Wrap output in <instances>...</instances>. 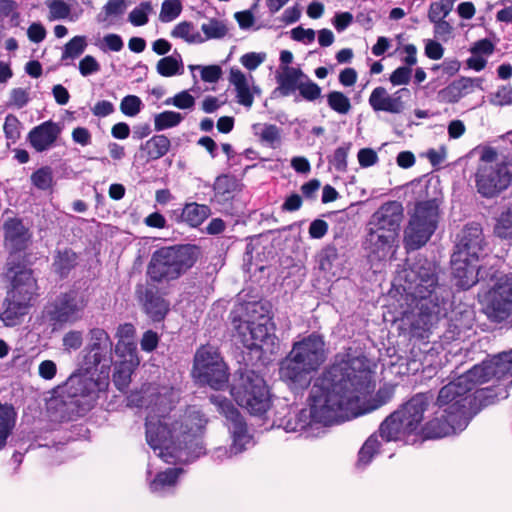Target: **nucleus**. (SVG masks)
<instances>
[{
  "mask_svg": "<svg viewBox=\"0 0 512 512\" xmlns=\"http://www.w3.org/2000/svg\"><path fill=\"white\" fill-rule=\"evenodd\" d=\"M193 375L200 383L215 390L226 387L229 378L226 364L212 346H202L196 352Z\"/></svg>",
  "mask_w": 512,
  "mask_h": 512,
  "instance_id": "f3484780",
  "label": "nucleus"
},
{
  "mask_svg": "<svg viewBox=\"0 0 512 512\" xmlns=\"http://www.w3.org/2000/svg\"><path fill=\"white\" fill-rule=\"evenodd\" d=\"M184 119V115L175 111H163L154 116L155 131H163L178 126Z\"/></svg>",
  "mask_w": 512,
  "mask_h": 512,
  "instance_id": "a18cd8bd",
  "label": "nucleus"
},
{
  "mask_svg": "<svg viewBox=\"0 0 512 512\" xmlns=\"http://www.w3.org/2000/svg\"><path fill=\"white\" fill-rule=\"evenodd\" d=\"M76 264V254L70 249L59 250L54 258L53 268L56 273L65 276Z\"/></svg>",
  "mask_w": 512,
  "mask_h": 512,
  "instance_id": "c03bdc74",
  "label": "nucleus"
},
{
  "mask_svg": "<svg viewBox=\"0 0 512 512\" xmlns=\"http://www.w3.org/2000/svg\"><path fill=\"white\" fill-rule=\"evenodd\" d=\"M491 103L496 106H506L512 104V89L510 86H502L493 95Z\"/></svg>",
  "mask_w": 512,
  "mask_h": 512,
  "instance_id": "774afa93",
  "label": "nucleus"
},
{
  "mask_svg": "<svg viewBox=\"0 0 512 512\" xmlns=\"http://www.w3.org/2000/svg\"><path fill=\"white\" fill-rule=\"evenodd\" d=\"M182 473L183 470L181 468H169L164 472L158 473L150 481L151 492L159 495L169 492L176 485L177 479Z\"/></svg>",
  "mask_w": 512,
  "mask_h": 512,
  "instance_id": "473e14b6",
  "label": "nucleus"
},
{
  "mask_svg": "<svg viewBox=\"0 0 512 512\" xmlns=\"http://www.w3.org/2000/svg\"><path fill=\"white\" fill-rule=\"evenodd\" d=\"M183 5L180 0H164L159 13L162 23H169L177 19L182 13Z\"/></svg>",
  "mask_w": 512,
  "mask_h": 512,
  "instance_id": "8fccbe9b",
  "label": "nucleus"
},
{
  "mask_svg": "<svg viewBox=\"0 0 512 512\" xmlns=\"http://www.w3.org/2000/svg\"><path fill=\"white\" fill-rule=\"evenodd\" d=\"M167 106H174L182 110H191L195 106V98L186 90L169 97L164 101Z\"/></svg>",
  "mask_w": 512,
  "mask_h": 512,
  "instance_id": "603ef678",
  "label": "nucleus"
},
{
  "mask_svg": "<svg viewBox=\"0 0 512 512\" xmlns=\"http://www.w3.org/2000/svg\"><path fill=\"white\" fill-rule=\"evenodd\" d=\"M236 189V182L228 176H220L214 184V199L219 204L230 201Z\"/></svg>",
  "mask_w": 512,
  "mask_h": 512,
  "instance_id": "ea45409f",
  "label": "nucleus"
},
{
  "mask_svg": "<svg viewBox=\"0 0 512 512\" xmlns=\"http://www.w3.org/2000/svg\"><path fill=\"white\" fill-rule=\"evenodd\" d=\"M451 11L445 7L440 1L431 3L428 11V18L433 22L444 21Z\"/></svg>",
  "mask_w": 512,
  "mask_h": 512,
  "instance_id": "338daca9",
  "label": "nucleus"
},
{
  "mask_svg": "<svg viewBox=\"0 0 512 512\" xmlns=\"http://www.w3.org/2000/svg\"><path fill=\"white\" fill-rule=\"evenodd\" d=\"M60 134V125L48 120L31 129L27 140L37 152H44L54 146Z\"/></svg>",
  "mask_w": 512,
  "mask_h": 512,
  "instance_id": "393cba45",
  "label": "nucleus"
},
{
  "mask_svg": "<svg viewBox=\"0 0 512 512\" xmlns=\"http://www.w3.org/2000/svg\"><path fill=\"white\" fill-rule=\"evenodd\" d=\"M411 96L408 88H400L389 93L386 88L378 86L369 96V104L374 111H383L391 114H400L405 109V102Z\"/></svg>",
  "mask_w": 512,
  "mask_h": 512,
  "instance_id": "412c9836",
  "label": "nucleus"
},
{
  "mask_svg": "<svg viewBox=\"0 0 512 512\" xmlns=\"http://www.w3.org/2000/svg\"><path fill=\"white\" fill-rule=\"evenodd\" d=\"M87 47V40L85 36L79 35L74 36L70 39L64 46L61 60L71 59L74 60L78 58Z\"/></svg>",
  "mask_w": 512,
  "mask_h": 512,
  "instance_id": "09e8293b",
  "label": "nucleus"
},
{
  "mask_svg": "<svg viewBox=\"0 0 512 512\" xmlns=\"http://www.w3.org/2000/svg\"><path fill=\"white\" fill-rule=\"evenodd\" d=\"M399 279L404 280V284L401 285L407 297L411 299L410 305L417 309V312L412 313L411 335L418 339H426L438 319L437 303L432 299L437 286L435 266L427 260L419 261L404 269Z\"/></svg>",
  "mask_w": 512,
  "mask_h": 512,
  "instance_id": "20e7f679",
  "label": "nucleus"
},
{
  "mask_svg": "<svg viewBox=\"0 0 512 512\" xmlns=\"http://www.w3.org/2000/svg\"><path fill=\"white\" fill-rule=\"evenodd\" d=\"M203 43L208 40H220L229 35L230 28L227 20L221 18H208L201 25Z\"/></svg>",
  "mask_w": 512,
  "mask_h": 512,
  "instance_id": "72a5a7b5",
  "label": "nucleus"
},
{
  "mask_svg": "<svg viewBox=\"0 0 512 512\" xmlns=\"http://www.w3.org/2000/svg\"><path fill=\"white\" fill-rule=\"evenodd\" d=\"M154 12L149 1L141 2L128 15V21L135 27L144 26L149 22V16Z\"/></svg>",
  "mask_w": 512,
  "mask_h": 512,
  "instance_id": "de8ad7c7",
  "label": "nucleus"
},
{
  "mask_svg": "<svg viewBox=\"0 0 512 512\" xmlns=\"http://www.w3.org/2000/svg\"><path fill=\"white\" fill-rule=\"evenodd\" d=\"M3 130L5 137L12 143H16L21 135V122L15 115L9 114L5 118Z\"/></svg>",
  "mask_w": 512,
  "mask_h": 512,
  "instance_id": "5fc2aeb1",
  "label": "nucleus"
},
{
  "mask_svg": "<svg viewBox=\"0 0 512 512\" xmlns=\"http://www.w3.org/2000/svg\"><path fill=\"white\" fill-rule=\"evenodd\" d=\"M145 312L153 321H161L169 311V303L151 290H147L143 298Z\"/></svg>",
  "mask_w": 512,
  "mask_h": 512,
  "instance_id": "2f4dec72",
  "label": "nucleus"
},
{
  "mask_svg": "<svg viewBox=\"0 0 512 512\" xmlns=\"http://www.w3.org/2000/svg\"><path fill=\"white\" fill-rule=\"evenodd\" d=\"M479 298L490 318L503 320L512 313V273L497 279L494 287Z\"/></svg>",
  "mask_w": 512,
  "mask_h": 512,
  "instance_id": "a211bd4d",
  "label": "nucleus"
},
{
  "mask_svg": "<svg viewBox=\"0 0 512 512\" xmlns=\"http://www.w3.org/2000/svg\"><path fill=\"white\" fill-rule=\"evenodd\" d=\"M291 38L297 42H301L305 45H309L314 42L316 33L313 29H306L302 26L293 28L290 31Z\"/></svg>",
  "mask_w": 512,
  "mask_h": 512,
  "instance_id": "0e129e2a",
  "label": "nucleus"
},
{
  "mask_svg": "<svg viewBox=\"0 0 512 512\" xmlns=\"http://www.w3.org/2000/svg\"><path fill=\"white\" fill-rule=\"evenodd\" d=\"M281 70L277 77L279 90L283 95L288 96L299 88L300 83L306 76L300 69L294 67L284 66L281 67Z\"/></svg>",
  "mask_w": 512,
  "mask_h": 512,
  "instance_id": "7c9ffc66",
  "label": "nucleus"
},
{
  "mask_svg": "<svg viewBox=\"0 0 512 512\" xmlns=\"http://www.w3.org/2000/svg\"><path fill=\"white\" fill-rule=\"evenodd\" d=\"M142 105V101L138 96L127 95L120 103V110L124 115L134 117L141 111Z\"/></svg>",
  "mask_w": 512,
  "mask_h": 512,
  "instance_id": "6e6d98bb",
  "label": "nucleus"
},
{
  "mask_svg": "<svg viewBox=\"0 0 512 512\" xmlns=\"http://www.w3.org/2000/svg\"><path fill=\"white\" fill-rule=\"evenodd\" d=\"M5 245L11 252H17L25 248L29 234L28 230L18 219H10L5 222Z\"/></svg>",
  "mask_w": 512,
  "mask_h": 512,
  "instance_id": "bb28decb",
  "label": "nucleus"
},
{
  "mask_svg": "<svg viewBox=\"0 0 512 512\" xmlns=\"http://www.w3.org/2000/svg\"><path fill=\"white\" fill-rule=\"evenodd\" d=\"M308 407L288 413L277 421L284 431L319 436L324 427L349 420L352 415V361L349 355L335 362L315 379Z\"/></svg>",
  "mask_w": 512,
  "mask_h": 512,
  "instance_id": "f03ea898",
  "label": "nucleus"
},
{
  "mask_svg": "<svg viewBox=\"0 0 512 512\" xmlns=\"http://www.w3.org/2000/svg\"><path fill=\"white\" fill-rule=\"evenodd\" d=\"M298 90L300 94L309 101L317 99L321 94L320 87L316 83L310 81L307 77L305 78V81L300 83Z\"/></svg>",
  "mask_w": 512,
  "mask_h": 512,
  "instance_id": "e2e57ef3",
  "label": "nucleus"
},
{
  "mask_svg": "<svg viewBox=\"0 0 512 512\" xmlns=\"http://www.w3.org/2000/svg\"><path fill=\"white\" fill-rule=\"evenodd\" d=\"M479 164L476 172L478 192L493 197L512 183V163L502 152L490 146L478 148Z\"/></svg>",
  "mask_w": 512,
  "mask_h": 512,
  "instance_id": "9d476101",
  "label": "nucleus"
},
{
  "mask_svg": "<svg viewBox=\"0 0 512 512\" xmlns=\"http://www.w3.org/2000/svg\"><path fill=\"white\" fill-rule=\"evenodd\" d=\"M32 184L39 190H48L53 185V172L48 166L41 167L31 175Z\"/></svg>",
  "mask_w": 512,
  "mask_h": 512,
  "instance_id": "3c124183",
  "label": "nucleus"
},
{
  "mask_svg": "<svg viewBox=\"0 0 512 512\" xmlns=\"http://www.w3.org/2000/svg\"><path fill=\"white\" fill-rule=\"evenodd\" d=\"M122 360L115 365V372L113 374V382L116 387L123 391L125 390L131 380L133 371L138 367L140 360L138 354H116Z\"/></svg>",
  "mask_w": 512,
  "mask_h": 512,
  "instance_id": "cd10ccee",
  "label": "nucleus"
},
{
  "mask_svg": "<svg viewBox=\"0 0 512 512\" xmlns=\"http://www.w3.org/2000/svg\"><path fill=\"white\" fill-rule=\"evenodd\" d=\"M394 386L384 384L376 391V382L371 370L364 369L354 374V418L371 413L387 404L394 396Z\"/></svg>",
  "mask_w": 512,
  "mask_h": 512,
  "instance_id": "dca6fc26",
  "label": "nucleus"
},
{
  "mask_svg": "<svg viewBox=\"0 0 512 512\" xmlns=\"http://www.w3.org/2000/svg\"><path fill=\"white\" fill-rule=\"evenodd\" d=\"M327 100L331 109L340 114H345L350 109L349 99L341 92L334 91L329 93Z\"/></svg>",
  "mask_w": 512,
  "mask_h": 512,
  "instance_id": "4d7b16f0",
  "label": "nucleus"
},
{
  "mask_svg": "<svg viewBox=\"0 0 512 512\" xmlns=\"http://www.w3.org/2000/svg\"><path fill=\"white\" fill-rule=\"evenodd\" d=\"M179 392L171 387L148 385L127 398L130 407L146 408V441L154 453L167 463H186L204 454L201 433L207 419L195 407L184 414L171 413Z\"/></svg>",
  "mask_w": 512,
  "mask_h": 512,
  "instance_id": "f257e3e1",
  "label": "nucleus"
},
{
  "mask_svg": "<svg viewBox=\"0 0 512 512\" xmlns=\"http://www.w3.org/2000/svg\"><path fill=\"white\" fill-rule=\"evenodd\" d=\"M469 51L484 58H488L495 51V45L487 38L478 40L472 44Z\"/></svg>",
  "mask_w": 512,
  "mask_h": 512,
  "instance_id": "052dcab7",
  "label": "nucleus"
},
{
  "mask_svg": "<svg viewBox=\"0 0 512 512\" xmlns=\"http://www.w3.org/2000/svg\"><path fill=\"white\" fill-rule=\"evenodd\" d=\"M327 360L323 337L311 333L293 343L290 352L281 361L279 376L291 390H304L310 385L311 374Z\"/></svg>",
  "mask_w": 512,
  "mask_h": 512,
  "instance_id": "423d86ee",
  "label": "nucleus"
},
{
  "mask_svg": "<svg viewBox=\"0 0 512 512\" xmlns=\"http://www.w3.org/2000/svg\"><path fill=\"white\" fill-rule=\"evenodd\" d=\"M210 215L211 209L208 205L191 202L186 203L182 208L179 221L185 223L186 225L192 228H197Z\"/></svg>",
  "mask_w": 512,
  "mask_h": 512,
  "instance_id": "c85d7f7f",
  "label": "nucleus"
},
{
  "mask_svg": "<svg viewBox=\"0 0 512 512\" xmlns=\"http://www.w3.org/2000/svg\"><path fill=\"white\" fill-rule=\"evenodd\" d=\"M126 10L125 0H108L98 14L97 20L100 23L112 24L113 19L124 14Z\"/></svg>",
  "mask_w": 512,
  "mask_h": 512,
  "instance_id": "37998d69",
  "label": "nucleus"
},
{
  "mask_svg": "<svg viewBox=\"0 0 512 512\" xmlns=\"http://www.w3.org/2000/svg\"><path fill=\"white\" fill-rule=\"evenodd\" d=\"M266 59L265 53L249 52L240 57V63L249 71L256 70Z\"/></svg>",
  "mask_w": 512,
  "mask_h": 512,
  "instance_id": "bf43d9fd",
  "label": "nucleus"
},
{
  "mask_svg": "<svg viewBox=\"0 0 512 512\" xmlns=\"http://www.w3.org/2000/svg\"><path fill=\"white\" fill-rule=\"evenodd\" d=\"M246 310L252 315L238 324L236 329L239 341L250 350H270L275 344L271 318L263 313V307L258 303H249Z\"/></svg>",
  "mask_w": 512,
  "mask_h": 512,
  "instance_id": "2eb2a0df",
  "label": "nucleus"
},
{
  "mask_svg": "<svg viewBox=\"0 0 512 512\" xmlns=\"http://www.w3.org/2000/svg\"><path fill=\"white\" fill-rule=\"evenodd\" d=\"M412 75V69L406 66H401L395 69L390 75V82L394 86L406 85L409 83Z\"/></svg>",
  "mask_w": 512,
  "mask_h": 512,
  "instance_id": "69168bd1",
  "label": "nucleus"
},
{
  "mask_svg": "<svg viewBox=\"0 0 512 512\" xmlns=\"http://www.w3.org/2000/svg\"><path fill=\"white\" fill-rule=\"evenodd\" d=\"M78 69L83 77H88L98 73L101 69V66L94 56L86 55L80 60Z\"/></svg>",
  "mask_w": 512,
  "mask_h": 512,
  "instance_id": "13d9d810",
  "label": "nucleus"
},
{
  "mask_svg": "<svg viewBox=\"0 0 512 512\" xmlns=\"http://www.w3.org/2000/svg\"><path fill=\"white\" fill-rule=\"evenodd\" d=\"M470 392L471 387H466L459 378L442 387L437 399L438 410L433 419L422 424L421 438H442L463 431L482 406L492 404L498 397H507L506 391L498 395L489 388Z\"/></svg>",
  "mask_w": 512,
  "mask_h": 512,
  "instance_id": "7ed1b4c3",
  "label": "nucleus"
},
{
  "mask_svg": "<svg viewBox=\"0 0 512 512\" xmlns=\"http://www.w3.org/2000/svg\"><path fill=\"white\" fill-rule=\"evenodd\" d=\"M30 100L29 91L24 88H14L10 92L9 105L21 109L28 104Z\"/></svg>",
  "mask_w": 512,
  "mask_h": 512,
  "instance_id": "680f3d73",
  "label": "nucleus"
},
{
  "mask_svg": "<svg viewBox=\"0 0 512 512\" xmlns=\"http://www.w3.org/2000/svg\"><path fill=\"white\" fill-rule=\"evenodd\" d=\"M380 442L376 434L371 435L363 444L358 453L357 465L365 467L368 465L373 457L379 452Z\"/></svg>",
  "mask_w": 512,
  "mask_h": 512,
  "instance_id": "49530a36",
  "label": "nucleus"
},
{
  "mask_svg": "<svg viewBox=\"0 0 512 512\" xmlns=\"http://www.w3.org/2000/svg\"><path fill=\"white\" fill-rule=\"evenodd\" d=\"M112 341L108 333L101 328L89 331V341L85 348L84 362L87 372L100 366V376L72 375L67 381L68 394L72 398H82L83 403L92 405L99 393L108 387V375L112 364Z\"/></svg>",
  "mask_w": 512,
  "mask_h": 512,
  "instance_id": "39448f33",
  "label": "nucleus"
},
{
  "mask_svg": "<svg viewBox=\"0 0 512 512\" xmlns=\"http://www.w3.org/2000/svg\"><path fill=\"white\" fill-rule=\"evenodd\" d=\"M200 255L201 248L195 244L161 248L153 253L147 274L154 282L175 280L190 269Z\"/></svg>",
  "mask_w": 512,
  "mask_h": 512,
  "instance_id": "1a4fd4ad",
  "label": "nucleus"
},
{
  "mask_svg": "<svg viewBox=\"0 0 512 512\" xmlns=\"http://www.w3.org/2000/svg\"><path fill=\"white\" fill-rule=\"evenodd\" d=\"M494 234L502 240L512 242V204L496 218Z\"/></svg>",
  "mask_w": 512,
  "mask_h": 512,
  "instance_id": "79ce46f5",
  "label": "nucleus"
},
{
  "mask_svg": "<svg viewBox=\"0 0 512 512\" xmlns=\"http://www.w3.org/2000/svg\"><path fill=\"white\" fill-rule=\"evenodd\" d=\"M135 328L132 324L125 323L117 329L118 342L115 347L116 354H137L136 344L133 341Z\"/></svg>",
  "mask_w": 512,
  "mask_h": 512,
  "instance_id": "f704fd0d",
  "label": "nucleus"
},
{
  "mask_svg": "<svg viewBox=\"0 0 512 512\" xmlns=\"http://www.w3.org/2000/svg\"><path fill=\"white\" fill-rule=\"evenodd\" d=\"M32 306L28 302L20 301L12 297L7 298L6 307L1 313V320L5 326H15L19 324L22 318L28 314Z\"/></svg>",
  "mask_w": 512,
  "mask_h": 512,
  "instance_id": "c756f323",
  "label": "nucleus"
},
{
  "mask_svg": "<svg viewBox=\"0 0 512 512\" xmlns=\"http://www.w3.org/2000/svg\"><path fill=\"white\" fill-rule=\"evenodd\" d=\"M239 406L251 415L262 416L271 407V394L265 380L254 371L241 373L231 389Z\"/></svg>",
  "mask_w": 512,
  "mask_h": 512,
  "instance_id": "4468645a",
  "label": "nucleus"
},
{
  "mask_svg": "<svg viewBox=\"0 0 512 512\" xmlns=\"http://www.w3.org/2000/svg\"><path fill=\"white\" fill-rule=\"evenodd\" d=\"M171 143L165 135H155L145 143L140 149L145 153L148 160H157L163 157L170 149Z\"/></svg>",
  "mask_w": 512,
  "mask_h": 512,
  "instance_id": "c9c22d12",
  "label": "nucleus"
},
{
  "mask_svg": "<svg viewBox=\"0 0 512 512\" xmlns=\"http://www.w3.org/2000/svg\"><path fill=\"white\" fill-rule=\"evenodd\" d=\"M427 398L417 394L380 424L379 434L387 442H415L421 438L422 422L427 410Z\"/></svg>",
  "mask_w": 512,
  "mask_h": 512,
  "instance_id": "6e6552de",
  "label": "nucleus"
},
{
  "mask_svg": "<svg viewBox=\"0 0 512 512\" xmlns=\"http://www.w3.org/2000/svg\"><path fill=\"white\" fill-rule=\"evenodd\" d=\"M475 89L484 90L482 78L460 77L437 93V100L440 103L454 104Z\"/></svg>",
  "mask_w": 512,
  "mask_h": 512,
  "instance_id": "5701e85b",
  "label": "nucleus"
},
{
  "mask_svg": "<svg viewBox=\"0 0 512 512\" xmlns=\"http://www.w3.org/2000/svg\"><path fill=\"white\" fill-rule=\"evenodd\" d=\"M45 5L49 10V20L67 19L75 22L83 13L77 0H47Z\"/></svg>",
  "mask_w": 512,
  "mask_h": 512,
  "instance_id": "a878e982",
  "label": "nucleus"
},
{
  "mask_svg": "<svg viewBox=\"0 0 512 512\" xmlns=\"http://www.w3.org/2000/svg\"><path fill=\"white\" fill-rule=\"evenodd\" d=\"M228 81L235 89L237 103L248 109L251 108L255 95L261 93V89L255 85L254 77L251 74H245L238 67H231Z\"/></svg>",
  "mask_w": 512,
  "mask_h": 512,
  "instance_id": "4be33fe9",
  "label": "nucleus"
},
{
  "mask_svg": "<svg viewBox=\"0 0 512 512\" xmlns=\"http://www.w3.org/2000/svg\"><path fill=\"white\" fill-rule=\"evenodd\" d=\"M12 288L8 294L9 297L14 299L28 302V305H33V301L37 295V282L32 274V271L26 268H20L13 272L10 270Z\"/></svg>",
  "mask_w": 512,
  "mask_h": 512,
  "instance_id": "b1692460",
  "label": "nucleus"
},
{
  "mask_svg": "<svg viewBox=\"0 0 512 512\" xmlns=\"http://www.w3.org/2000/svg\"><path fill=\"white\" fill-rule=\"evenodd\" d=\"M170 36L181 39L188 44H202V34L190 21H181L176 24L170 32Z\"/></svg>",
  "mask_w": 512,
  "mask_h": 512,
  "instance_id": "e433bc0d",
  "label": "nucleus"
},
{
  "mask_svg": "<svg viewBox=\"0 0 512 512\" xmlns=\"http://www.w3.org/2000/svg\"><path fill=\"white\" fill-rule=\"evenodd\" d=\"M210 400L217 407L219 413L226 418V425L232 439L229 448L218 447L213 450V459L224 461L245 451L252 444V436L248 431L244 418L227 398L220 395H212Z\"/></svg>",
  "mask_w": 512,
  "mask_h": 512,
  "instance_id": "f8f14e48",
  "label": "nucleus"
},
{
  "mask_svg": "<svg viewBox=\"0 0 512 512\" xmlns=\"http://www.w3.org/2000/svg\"><path fill=\"white\" fill-rule=\"evenodd\" d=\"M506 375H512V349L499 354L493 360L475 365L458 378L466 387H471L472 391L476 385L483 384L492 377L500 379Z\"/></svg>",
  "mask_w": 512,
  "mask_h": 512,
  "instance_id": "6ab92c4d",
  "label": "nucleus"
},
{
  "mask_svg": "<svg viewBox=\"0 0 512 512\" xmlns=\"http://www.w3.org/2000/svg\"><path fill=\"white\" fill-rule=\"evenodd\" d=\"M156 71L163 77H173L183 74L184 65L179 53L161 58L156 64Z\"/></svg>",
  "mask_w": 512,
  "mask_h": 512,
  "instance_id": "58836bf2",
  "label": "nucleus"
},
{
  "mask_svg": "<svg viewBox=\"0 0 512 512\" xmlns=\"http://www.w3.org/2000/svg\"><path fill=\"white\" fill-rule=\"evenodd\" d=\"M252 131L262 143L271 148H275L281 141V130L276 125L256 123L252 125Z\"/></svg>",
  "mask_w": 512,
  "mask_h": 512,
  "instance_id": "4c0bfd02",
  "label": "nucleus"
},
{
  "mask_svg": "<svg viewBox=\"0 0 512 512\" xmlns=\"http://www.w3.org/2000/svg\"><path fill=\"white\" fill-rule=\"evenodd\" d=\"M403 219V206L400 202L390 201L383 204L372 216L371 231L367 242L372 253L385 258L394 252L400 224Z\"/></svg>",
  "mask_w": 512,
  "mask_h": 512,
  "instance_id": "9b49d317",
  "label": "nucleus"
},
{
  "mask_svg": "<svg viewBox=\"0 0 512 512\" xmlns=\"http://www.w3.org/2000/svg\"><path fill=\"white\" fill-rule=\"evenodd\" d=\"M15 411L11 406L0 404V450L6 445L7 438L15 425Z\"/></svg>",
  "mask_w": 512,
  "mask_h": 512,
  "instance_id": "a19ab883",
  "label": "nucleus"
},
{
  "mask_svg": "<svg viewBox=\"0 0 512 512\" xmlns=\"http://www.w3.org/2000/svg\"><path fill=\"white\" fill-rule=\"evenodd\" d=\"M96 46L104 53L106 52H119L124 47L123 39L120 35L110 33L105 35L101 40L96 43Z\"/></svg>",
  "mask_w": 512,
  "mask_h": 512,
  "instance_id": "864d4df0",
  "label": "nucleus"
},
{
  "mask_svg": "<svg viewBox=\"0 0 512 512\" xmlns=\"http://www.w3.org/2000/svg\"><path fill=\"white\" fill-rule=\"evenodd\" d=\"M438 220L437 198L417 201L404 230L405 247L408 250H416L425 245L434 234Z\"/></svg>",
  "mask_w": 512,
  "mask_h": 512,
  "instance_id": "ddd939ff",
  "label": "nucleus"
},
{
  "mask_svg": "<svg viewBox=\"0 0 512 512\" xmlns=\"http://www.w3.org/2000/svg\"><path fill=\"white\" fill-rule=\"evenodd\" d=\"M87 304L86 294L73 290L59 296L48 313L55 323L73 324L83 318Z\"/></svg>",
  "mask_w": 512,
  "mask_h": 512,
  "instance_id": "aec40b11",
  "label": "nucleus"
},
{
  "mask_svg": "<svg viewBox=\"0 0 512 512\" xmlns=\"http://www.w3.org/2000/svg\"><path fill=\"white\" fill-rule=\"evenodd\" d=\"M485 246L483 230L478 223L465 225L458 234L456 250L451 257L452 274L458 287L469 289L478 282V262L484 255Z\"/></svg>",
  "mask_w": 512,
  "mask_h": 512,
  "instance_id": "0eeeda50",
  "label": "nucleus"
}]
</instances>
